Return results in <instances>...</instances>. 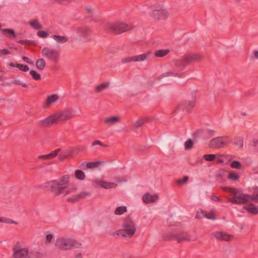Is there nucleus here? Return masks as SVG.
Here are the masks:
<instances>
[{"label": "nucleus", "mask_w": 258, "mask_h": 258, "mask_svg": "<svg viewBox=\"0 0 258 258\" xmlns=\"http://www.w3.org/2000/svg\"><path fill=\"white\" fill-rule=\"evenodd\" d=\"M69 178V175H64L59 178L45 182L44 187L53 193L55 196H59L67 187Z\"/></svg>", "instance_id": "nucleus-1"}, {"label": "nucleus", "mask_w": 258, "mask_h": 258, "mask_svg": "<svg viewBox=\"0 0 258 258\" xmlns=\"http://www.w3.org/2000/svg\"><path fill=\"white\" fill-rule=\"evenodd\" d=\"M10 258H41V254L39 252L30 251L28 247L17 242L13 247Z\"/></svg>", "instance_id": "nucleus-2"}, {"label": "nucleus", "mask_w": 258, "mask_h": 258, "mask_svg": "<svg viewBox=\"0 0 258 258\" xmlns=\"http://www.w3.org/2000/svg\"><path fill=\"white\" fill-rule=\"evenodd\" d=\"M137 226L135 221L130 217H126L122 222V228L117 231V234L125 239L131 238L135 234Z\"/></svg>", "instance_id": "nucleus-3"}, {"label": "nucleus", "mask_w": 258, "mask_h": 258, "mask_svg": "<svg viewBox=\"0 0 258 258\" xmlns=\"http://www.w3.org/2000/svg\"><path fill=\"white\" fill-rule=\"evenodd\" d=\"M150 9L148 14L150 17L155 20H166L169 16V13L163 6L158 4L148 6Z\"/></svg>", "instance_id": "nucleus-4"}, {"label": "nucleus", "mask_w": 258, "mask_h": 258, "mask_svg": "<svg viewBox=\"0 0 258 258\" xmlns=\"http://www.w3.org/2000/svg\"><path fill=\"white\" fill-rule=\"evenodd\" d=\"M55 245L60 250H69L80 247L81 243L72 238L59 237L56 239Z\"/></svg>", "instance_id": "nucleus-5"}, {"label": "nucleus", "mask_w": 258, "mask_h": 258, "mask_svg": "<svg viewBox=\"0 0 258 258\" xmlns=\"http://www.w3.org/2000/svg\"><path fill=\"white\" fill-rule=\"evenodd\" d=\"M133 28V27L122 22L116 23L109 22L103 24V29L105 31L118 34L131 30Z\"/></svg>", "instance_id": "nucleus-6"}, {"label": "nucleus", "mask_w": 258, "mask_h": 258, "mask_svg": "<svg viewBox=\"0 0 258 258\" xmlns=\"http://www.w3.org/2000/svg\"><path fill=\"white\" fill-rule=\"evenodd\" d=\"M226 189L227 191L233 196L232 198L228 199V202L237 205L245 204L249 202L251 198L249 195L244 194L234 188L226 187Z\"/></svg>", "instance_id": "nucleus-7"}, {"label": "nucleus", "mask_w": 258, "mask_h": 258, "mask_svg": "<svg viewBox=\"0 0 258 258\" xmlns=\"http://www.w3.org/2000/svg\"><path fill=\"white\" fill-rule=\"evenodd\" d=\"M167 240H174L178 242L182 241H196L197 237L191 235L186 231H182L177 233H170L168 234V237L166 238Z\"/></svg>", "instance_id": "nucleus-8"}, {"label": "nucleus", "mask_w": 258, "mask_h": 258, "mask_svg": "<svg viewBox=\"0 0 258 258\" xmlns=\"http://www.w3.org/2000/svg\"><path fill=\"white\" fill-rule=\"evenodd\" d=\"M76 33L77 35L85 41L89 42L91 40V28L87 25H82L76 27Z\"/></svg>", "instance_id": "nucleus-9"}, {"label": "nucleus", "mask_w": 258, "mask_h": 258, "mask_svg": "<svg viewBox=\"0 0 258 258\" xmlns=\"http://www.w3.org/2000/svg\"><path fill=\"white\" fill-rule=\"evenodd\" d=\"M41 54L43 56L54 62L59 59V52L55 49L45 47L42 49Z\"/></svg>", "instance_id": "nucleus-10"}, {"label": "nucleus", "mask_w": 258, "mask_h": 258, "mask_svg": "<svg viewBox=\"0 0 258 258\" xmlns=\"http://www.w3.org/2000/svg\"><path fill=\"white\" fill-rule=\"evenodd\" d=\"M196 99L194 97L191 100H187L181 102L177 106L175 112L179 113L189 112L195 105Z\"/></svg>", "instance_id": "nucleus-11"}, {"label": "nucleus", "mask_w": 258, "mask_h": 258, "mask_svg": "<svg viewBox=\"0 0 258 258\" xmlns=\"http://www.w3.org/2000/svg\"><path fill=\"white\" fill-rule=\"evenodd\" d=\"M75 111L70 109H66L62 111L54 113L56 122L60 120L62 122H66L72 118L75 114Z\"/></svg>", "instance_id": "nucleus-12"}, {"label": "nucleus", "mask_w": 258, "mask_h": 258, "mask_svg": "<svg viewBox=\"0 0 258 258\" xmlns=\"http://www.w3.org/2000/svg\"><path fill=\"white\" fill-rule=\"evenodd\" d=\"M227 142V137H219L211 140L209 147L212 149H221L223 148Z\"/></svg>", "instance_id": "nucleus-13"}, {"label": "nucleus", "mask_w": 258, "mask_h": 258, "mask_svg": "<svg viewBox=\"0 0 258 258\" xmlns=\"http://www.w3.org/2000/svg\"><path fill=\"white\" fill-rule=\"evenodd\" d=\"M215 133V131L212 129H199L196 131L195 135L201 137L203 140H207L212 137Z\"/></svg>", "instance_id": "nucleus-14"}, {"label": "nucleus", "mask_w": 258, "mask_h": 258, "mask_svg": "<svg viewBox=\"0 0 258 258\" xmlns=\"http://www.w3.org/2000/svg\"><path fill=\"white\" fill-rule=\"evenodd\" d=\"M56 123L54 114H53L43 119L39 120L38 124L42 127H48L50 125Z\"/></svg>", "instance_id": "nucleus-15"}, {"label": "nucleus", "mask_w": 258, "mask_h": 258, "mask_svg": "<svg viewBox=\"0 0 258 258\" xmlns=\"http://www.w3.org/2000/svg\"><path fill=\"white\" fill-rule=\"evenodd\" d=\"M212 235L218 240L224 241H230L233 238V235L228 234L225 232L222 231H216L212 233Z\"/></svg>", "instance_id": "nucleus-16"}, {"label": "nucleus", "mask_w": 258, "mask_h": 258, "mask_svg": "<svg viewBox=\"0 0 258 258\" xmlns=\"http://www.w3.org/2000/svg\"><path fill=\"white\" fill-rule=\"evenodd\" d=\"M175 67L180 71H182L187 65L189 64L187 58L184 56L174 61Z\"/></svg>", "instance_id": "nucleus-17"}, {"label": "nucleus", "mask_w": 258, "mask_h": 258, "mask_svg": "<svg viewBox=\"0 0 258 258\" xmlns=\"http://www.w3.org/2000/svg\"><path fill=\"white\" fill-rule=\"evenodd\" d=\"M90 195V193L89 192H83L79 194L75 195L72 197L69 198L67 199V201L69 202L75 203L81 199H84L86 197Z\"/></svg>", "instance_id": "nucleus-18"}, {"label": "nucleus", "mask_w": 258, "mask_h": 258, "mask_svg": "<svg viewBox=\"0 0 258 258\" xmlns=\"http://www.w3.org/2000/svg\"><path fill=\"white\" fill-rule=\"evenodd\" d=\"M120 121V117L117 116H112L104 119V122L109 126L114 125Z\"/></svg>", "instance_id": "nucleus-19"}, {"label": "nucleus", "mask_w": 258, "mask_h": 258, "mask_svg": "<svg viewBox=\"0 0 258 258\" xmlns=\"http://www.w3.org/2000/svg\"><path fill=\"white\" fill-rule=\"evenodd\" d=\"M94 182L99 186L102 187L105 189H109L112 188H115L117 186V184L114 182H108L103 181L99 179H96Z\"/></svg>", "instance_id": "nucleus-20"}, {"label": "nucleus", "mask_w": 258, "mask_h": 258, "mask_svg": "<svg viewBox=\"0 0 258 258\" xmlns=\"http://www.w3.org/2000/svg\"><path fill=\"white\" fill-rule=\"evenodd\" d=\"M158 195L157 194L151 195L146 193L143 196V200L145 203L148 204L155 202L158 199Z\"/></svg>", "instance_id": "nucleus-21"}, {"label": "nucleus", "mask_w": 258, "mask_h": 258, "mask_svg": "<svg viewBox=\"0 0 258 258\" xmlns=\"http://www.w3.org/2000/svg\"><path fill=\"white\" fill-rule=\"evenodd\" d=\"M110 86V83L107 82L97 85L94 91L96 93H99L104 90L109 88Z\"/></svg>", "instance_id": "nucleus-22"}, {"label": "nucleus", "mask_w": 258, "mask_h": 258, "mask_svg": "<svg viewBox=\"0 0 258 258\" xmlns=\"http://www.w3.org/2000/svg\"><path fill=\"white\" fill-rule=\"evenodd\" d=\"M151 52L134 56V61L141 62L146 60L151 55Z\"/></svg>", "instance_id": "nucleus-23"}, {"label": "nucleus", "mask_w": 258, "mask_h": 258, "mask_svg": "<svg viewBox=\"0 0 258 258\" xmlns=\"http://www.w3.org/2000/svg\"><path fill=\"white\" fill-rule=\"evenodd\" d=\"M58 98L59 97L56 94L48 96L44 102V105L47 107L49 106L52 103L56 101Z\"/></svg>", "instance_id": "nucleus-24"}, {"label": "nucleus", "mask_w": 258, "mask_h": 258, "mask_svg": "<svg viewBox=\"0 0 258 258\" xmlns=\"http://www.w3.org/2000/svg\"><path fill=\"white\" fill-rule=\"evenodd\" d=\"M1 31L2 34L6 35L10 39L16 37L15 31L12 29H1Z\"/></svg>", "instance_id": "nucleus-25"}, {"label": "nucleus", "mask_w": 258, "mask_h": 258, "mask_svg": "<svg viewBox=\"0 0 258 258\" xmlns=\"http://www.w3.org/2000/svg\"><path fill=\"white\" fill-rule=\"evenodd\" d=\"M52 37L56 42L59 44L65 43L68 41V38L64 36L53 35Z\"/></svg>", "instance_id": "nucleus-26"}, {"label": "nucleus", "mask_w": 258, "mask_h": 258, "mask_svg": "<svg viewBox=\"0 0 258 258\" xmlns=\"http://www.w3.org/2000/svg\"><path fill=\"white\" fill-rule=\"evenodd\" d=\"M247 212L253 215H256L258 213V208L253 204H249L244 207Z\"/></svg>", "instance_id": "nucleus-27"}, {"label": "nucleus", "mask_w": 258, "mask_h": 258, "mask_svg": "<svg viewBox=\"0 0 258 258\" xmlns=\"http://www.w3.org/2000/svg\"><path fill=\"white\" fill-rule=\"evenodd\" d=\"M186 56L189 63L192 61H199L202 58V56L200 54H192Z\"/></svg>", "instance_id": "nucleus-28"}, {"label": "nucleus", "mask_w": 258, "mask_h": 258, "mask_svg": "<svg viewBox=\"0 0 258 258\" xmlns=\"http://www.w3.org/2000/svg\"><path fill=\"white\" fill-rule=\"evenodd\" d=\"M9 66L12 67L18 68L21 71L25 72H28L29 70L28 66L23 64L10 63Z\"/></svg>", "instance_id": "nucleus-29"}, {"label": "nucleus", "mask_w": 258, "mask_h": 258, "mask_svg": "<svg viewBox=\"0 0 258 258\" xmlns=\"http://www.w3.org/2000/svg\"><path fill=\"white\" fill-rule=\"evenodd\" d=\"M30 26L36 30H39L42 28V25L39 23L38 20L33 19L29 22Z\"/></svg>", "instance_id": "nucleus-30"}, {"label": "nucleus", "mask_w": 258, "mask_h": 258, "mask_svg": "<svg viewBox=\"0 0 258 258\" xmlns=\"http://www.w3.org/2000/svg\"><path fill=\"white\" fill-rule=\"evenodd\" d=\"M169 52V50L166 49H159L155 51L154 54L156 57H162L166 56Z\"/></svg>", "instance_id": "nucleus-31"}, {"label": "nucleus", "mask_w": 258, "mask_h": 258, "mask_svg": "<svg viewBox=\"0 0 258 258\" xmlns=\"http://www.w3.org/2000/svg\"><path fill=\"white\" fill-rule=\"evenodd\" d=\"M36 66L39 70L42 71L46 66L45 61L43 58H39L36 60Z\"/></svg>", "instance_id": "nucleus-32"}, {"label": "nucleus", "mask_w": 258, "mask_h": 258, "mask_svg": "<svg viewBox=\"0 0 258 258\" xmlns=\"http://www.w3.org/2000/svg\"><path fill=\"white\" fill-rule=\"evenodd\" d=\"M127 211V207L126 206H120L117 207L115 211L114 214L116 215H121Z\"/></svg>", "instance_id": "nucleus-33"}, {"label": "nucleus", "mask_w": 258, "mask_h": 258, "mask_svg": "<svg viewBox=\"0 0 258 258\" xmlns=\"http://www.w3.org/2000/svg\"><path fill=\"white\" fill-rule=\"evenodd\" d=\"M168 76H174V77H181V75L177 73H173L172 72H168L164 73L163 74H162L161 75H160L158 77V79H161L163 78L164 77H168Z\"/></svg>", "instance_id": "nucleus-34"}, {"label": "nucleus", "mask_w": 258, "mask_h": 258, "mask_svg": "<svg viewBox=\"0 0 258 258\" xmlns=\"http://www.w3.org/2000/svg\"><path fill=\"white\" fill-rule=\"evenodd\" d=\"M75 176L79 180H84L86 177L85 173L81 170L75 171Z\"/></svg>", "instance_id": "nucleus-35"}, {"label": "nucleus", "mask_w": 258, "mask_h": 258, "mask_svg": "<svg viewBox=\"0 0 258 258\" xmlns=\"http://www.w3.org/2000/svg\"><path fill=\"white\" fill-rule=\"evenodd\" d=\"M101 162L100 161H95V162H88L86 164V168H94L98 167L99 165H100Z\"/></svg>", "instance_id": "nucleus-36"}, {"label": "nucleus", "mask_w": 258, "mask_h": 258, "mask_svg": "<svg viewBox=\"0 0 258 258\" xmlns=\"http://www.w3.org/2000/svg\"><path fill=\"white\" fill-rule=\"evenodd\" d=\"M204 216L207 219L214 220L216 219L214 212L213 211H210V212H206L204 211Z\"/></svg>", "instance_id": "nucleus-37"}, {"label": "nucleus", "mask_w": 258, "mask_h": 258, "mask_svg": "<svg viewBox=\"0 0 258 258\" xmlns=\"http://www.w3.org/2000/svg\"><path fill=\"white\" fill-rule=\"evenodd\" d=\"M30 74L31 75L33 79L35 80H40L41 79V76L36 71L34 70H31L30 71Z\"/></svg>", "instance_id": "nucleus-38"}, {"label": "nucleus", "mask_w": 258, "mask_h": 258, "mask_svg": "<svg viewBox=\"0 0 258 258\" xmlns=\"http://www.w3.org/2000/svg\"><path fill=\"white\" fill-rule=\"evenodd\" d=\"M194 142L191 139H188L184 143V147L185 150H190L192 148Z\"/></svg>", "instance_id": "nucleus-39"}, {"label": "nucleus", "mask_w": 258, "mask_h": 258, "mask_svg": "<svg viewBox=\"0 0 258 258\" xmlns=\"http://www.w3.org/2000/svg\"><path fill=\"white\" fill-rule=\"evenodd\" d=\"M235 145L237 146L238 148H242L243 146V140L242 138L238 137L236 139Z\"/></svg>", "instance_id": "nucleus-40"}, {"label": "nucleus", "mask_w": 258, "mask_h": 258, "mask_svg": "<svg viewBox=\"0 0 258 258\" xmlns=\"http://www.w3.org/2000/svg\"><path fill=\"white\" fill-rule=\"evenodd\" d=\"M204 159L208 161H213L216 159L215 154H206L203 156Z\"/></svg>", "instance_id": "nucleus-41"}, {"label": "nucleus", "mask_w": 258, "mask_h": 258, "mask_svg": "<svg viewBox=\"0 0 258 258\" xmlns=\"http://www.w3.org/2000/svg\"><path fill=\"white\" fill-rule=\"evenodd\" d=\"M241 163L238 161H233L231 163V167L232 168L240 169L241 168Z\"/></svg>", "instance_id": "nucleus-42"}, {"label": "nucleus", "mask_w": 258, "mask_h": 258, "mask_svg": "<svg viewBox=\"0 0 258 258\" xmlns=\"http://www.w3.org/2000/svg\"><path fill=\"white\" fill-rule=\"evenodd\" d=\"M228 177L229 179H230L232 180L236 181L238 179L239 176L237 174H236L235 173L230 172L229 173Z\"/></svg>", "instance_id": "nucleus-43"}, {"label": "nucleus", "mask_w": 258, "mask_h": 258, "mask_svg": "<svg viewBox=\"0 0 258 258\" xmlns=\"http://www.w3.org/2000/svg\"><path fill=\"white\" fill-rule=\"evenodd\" d=\"M37 35L39 37L43 38H47L48 36V33L46 31L42 30L38 31L37 33Z\"/></svg>", "instance_id": "nucleus-44"}, {"label": "nucleus", "mask_w": 258, "mask_h": 258, "mask_svg": "<svg viewBox=\"0 0 258 258\" xmlns=\"http://www.w3.org/2000/svg\"><path fill=\"white\" fill-rule=\"evenodd\" d=\"M132 61H134V56L124 57L121 60L122 63H126Z\"/></svg>", "instance_id": "nucleus-45"}, {"label": "nucleus", "mask_w": 258, "mask_h": 258, "mask_svg": "<svg viewBox=\"0 0 258 258\" xmlns=\"http://www.w3.org/2000/svg\"><path fill=\"white\" fill-rule=\"evenodd\" d=\"M188 179V177L185 176L182 179H178L177 180L176 182L179 184H183L185 183Z\"/></svg>", "instance_id": "nucleus-46"}, {"label": "nucleus", "mask_w": 258, "mask_h": 258, "mask_svg": "<svg viewBox=\"0 0 258 258\" xmlns=\"http://www.w3.org/2000/svg\"><path fill=\"white\" fill-rule=\"evenodd\" d=\"M60 151V149H57L52 152H51L49 154V157L50 159H52L56 157L58 153Z\"/></svg>", "instance_id": "nucleus-47"}, {"label": "nucleus", "mask_w": 258, "mask_h": 258, "mask_svg": "<svg viewBox=\"0 0 258 258\" xmlns=\"http://www.w3.org/2000/svg\"><path fill=\"white\" fill-rule=\"evenodd\" d=\"M145 122V121H144V120L141 119H139L135 122V123L134 124V126L136 128H138L140 126H141V125H142Z\"/></svg>", "instance_id": "nucleus-48"}, {"label": "nucleus", "mask_w": 258, "mask_h": 258, "mask_svg": "<svg viewBox=\"0 0 258 258\" xmlns=\"http://www.w3.org/2000/svg\"><path fill=\"white\" fill-rule=\"evenodd\" d=\"M250 59L251 60L258 59V50H254L252 51V54L250 56Z\"/></svg>", "instance_id": "nucleus-49"}, {"label": "nucleus", "mask_w": 258, "mask_h": 258, "mask_svg": "<svg viewBox=\"0 0 258 258\" xmlns=\"http://www.w3.org/2000/svg\"><path fill=\"white\" fill-rule=\"evenodd\" d=\"M69 158V155L66 153L65 151L63 153L60 155L59 157V159L60 161H63L66 159H68Z\"/></svg>", "instance_id": "nucleus-50"}, {"label": "nucleus", "mask_w": 258, "mask_h": 258, "mask_svg": "<svg viewBox=\"0 0 258 258\" xmlns=\"http://www.w3.org/2000/svg\"><path fill=\"white\" fill-rule=\"evenodd\" d=\"M92 146H96V145H100L103 147H107V145H105V144H102L100 141L99 140H95L94 141L92 144Z\"/></svg>", "instance_id": "nucleus-51"}, {"label": "nucleus", "mask_w": 258, "mask_h": 258, "mask_svg": "<svg viewBox=\"0 0 258 258\" xmlns=\"http://www.w3.org/2000/svg\"><path fill=\"white\" fill-rule=\"evenodd\" d=\"M250 197H251L249 202L256 201L258 200V191L256 194H254L252 195H250Z\"/></svg>", "instance_id": "nucleus-52"}, {"label": "nucleus", "mask_w": 258, "mask_h": 258, "mask_svg": "<svg viewBox=\"0 0 258 258\" xmlns=\"http://www.w3.org/2000/svg\"><path fill=\"white\" fill-rule=\"evenodd\" d=\"M203 217H205L204 216V211H201V212H198L196 216V219H201Z\"/></svg>", "instance_id": "nucleus-53"}, {"label": "nucleus", "mask_w": 258, "mask_h": 258, "mask_svg": "<svg viewBox=\"0 0 258 258\" xmlns=\"http://www.w3.org/2000/svg\"><path fill=\"white\" fill-rule=\"evenodd\" d=\"M11 53V52L8 49H0V54L8 55Z\"/></svg>", "instance_id": "nucleus-54"}, {"label": "nucleus", "mask_w": 258, "mask_h": 258, "mask_svg": "<svg viewBox=\"0 0 258 258\" xmlns=\"http://www.w3.org/2000/svg\"><path fill=\"white\" fill-rule=\"evenodd\" d=\"M18 43L22 45H27L30 44L31 43V41L28 40H23L18 41Z\"/></svg>", "instance_id": "nucleus-55"}, {"label": "nucleus", "mask_w": 258, "mask_h": 258, "mask_svg": "<svg viewBox=\"0 0 258 258\" xmlns=\"http://www.w3.org/2000/svg\"><path fill=\"white\" fill-rule=\"evenodd\" d=\"M38 158L39 159H45V160L50 159L49 154H47V155H40L38 157Z\"/></svg>", "instance_id": "nucleus-56"}, {"label": "nucleus", "mask_w": 258, "mask_h": 258, "mask_svg": "<svg viewBox=\"0 0 258 258\" xmlns=\"http://www.w3.org/2000/svg\"><path fill=\"white\" fill-rule=\"evenodd\" d=\"M53 238V235L51 234H47L46 236V241L47 243H50Z\"/></svg>", "instance_id": "nucleus-57"}, {"label": "nucleus", "mask_w": 258, "mask_h": 258, "mask_svg": "<svg viewBox=\"0 0 258 258\" xmlns=\"http://www.w3.org/2000/svg\"><path fill=\"white\" fill-rule=\"evenodd\" d=\"M22 59L25 62L28 63L29 64H33V62L32 60H31V59H30L28 57H26V56H23L22 57Z\"/></svg>", "instance_id": "nucleus-58"}, {"label": "nucleus", "mask_w": 258, "mask_h": 258, "mask_svg": "<svg viewBox=\"0 0 258 258\" xmlns=\"http://www.w3.org/2000/svg\"><path fill=\"white\" fill-rule=\"evenodd\" d=\"M210 199L212 201L214 202L220 201L221 199L217 196L212 195L210 197Z\"/></svg>", "instance_id": "nucleus-59"}, {"label": "nucleus", "mask_w": 258, "mask_h": 258, "mask_svg": "<svg viewBox=\"0 0 258 258\" xmlns=\"http://www.w3.org/2000/svg\"><path fill=\"white\" fill-rule=\"evenodd\" d=\"M10 219L9 218H6L5 217H1L0 218V221L1 222H4L6 223H9Z\"/></svg>", "instance_id": "nucleus-60"}, {"label": "nucleus", "mask_w": 258, "mask_h": 258, "mask_svg": "<svg viewBox=\"0 0 258 258\" xmlns=\"http://www.w3.org/2000/svg\"><path fill=\"white\" fill-rule=\"evenodd\" d=\"M66 153L69 155V157L72 155L74 153V149H72L66 151Z\"/></svg>", "instance_id": "nucleus-61"}, {"label": "nucleus", "mask_w": 258, "mask_h": 258, "mask_svg": "<svg viewBox=\"0 0 258 258\" xmlns=\"http://www.w3.org/2000/svg\"><path fill=\"white\" fill-rule=\"evenodd\" d=\"M11 83L14 85H20L21 84V82L19 80H15L12 81Z\"/></svg>", "instance_id": "nucleus-62"}, {"label": "nucleus", "mask_w": 258, "mask_h": 258, "mask_svg": "<svg viewBox=\"0 0 258 258\" xmlns=\"http://www.w3.org/2000/svg\"><path fill=\"white\" fill-rule=\"evenodd\" d=\"M217 162L219 163H222L224 162V160L222 158V156H220L217 158Z\"/></svg>", "instance_id": "nucleus-63"}, {"label": "nucleus", "mask_w": 258, "mask_h": 258, "mask_svg": "<svg viewBox=\"0 0 258 258\" xmlns=\"http://www.w3.org/2000/svg\"><path fill=\"white\" fill-rule=\"evenodd\" d=\"M86 164L85 162L82 163L80 165V167L83 170H86Z\"/></svg>", "instance_id": "nucleus-64"}]
</instances>
